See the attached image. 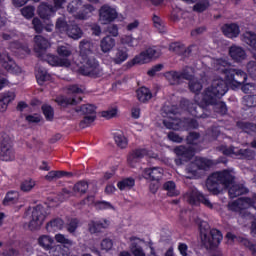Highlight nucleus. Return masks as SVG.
<instances>
[{
  "instance_id": "f257e3e1",
  "label": "nucleus",
  "mask_w": 256,
  "mask_h": 256,
  "mask_svg": "<svg viewBox=\"0 0 256 256\" xmlns=\"http://www.w3.org/2000/svg\"><path fill=\"white\" fill-rule=\"evenodd\" d=\"M51 47L49 40L42 35H36L34 37V51L37 53V57L41 61H46L52 67H71V60L59 59V56L46 54L45 51Z\"/></svg>"
},
{
  "instance_id": "f03ea898",
  "label": "nucleus",
  "mask_w": 256,
  "mask_h": 256,
  "mask_svg": "<svg viewBox=\"0 0 256 256\" xmlns=\"http://www.w3.org/2000/svg\"><path fill=\"white\" fill-rule=\"evenodd\" d=\"M194 101L195 103L190 102L189 100H182L180 103L181 107L186 109L193 117H203V108L205 105H213L214 111H216V113H220V115H225V113H227V105L219 99L214 103H205L203 100L199 101V96L196 95L194 97Z\"/></svg>"
},
{
  "instance_id": "7ed1b4c3",
  "label": "nucleus",
  "mask_w": 256,
  "mask_h": 256,
  "mask_svg": "<svg viewBox=\"0 0 256 256\" xmlns=\"http://www.w3.org/2000/svg\"><path fill=\"white\" fill-rule=\"evenodd\" d=\"M233 183H235V175L233 172L224 170L210 175L207 179L206 187L213 195H219V193H221L220 185H223L225 189H229Z\"/></svg>"
},
{
  "instance_id": "20e7f679",
  "label": "nucleus",
  "mask_w": 256,
  "mask_h": 256,
  "mask_svg": "<svg viewBox=\"0 0 256 256\" xmlns=\"http://www.w3.org/2000/svg\"><path fill=\"white\" fill-rule=\"evenodd\" d=\"M227 89L225 80L221 78L214 79L212 85L203 93V103H216L217 99H221L227 93Z\"/></svg>"
},
{
  "instance_id": "39448f33",
  "label": "nucleus",
  "mask_w": 256,
  "mask_h": 256,
  "mask_svg": "<svg viewBox=\"0 0 256 256\" xmlns=\"http://www.w3.org/2000/svg\"><path fill=\"white\" fill-rule=\"evenodd\" d=\"M79 61V73H81V75H84L85 77H92L93 79L103 77V69H101L99 62L95 57L79 58Z\"/></svg>"
},
{
  "instance_id": "423d86ee",
  "label": "nucleus",
  "mask_w": 256,
  "mask_h": 256,
  "mask_svg": "<svg viewBox=\"0 0 256 256\" xmlns=\"http://www.w3.org/2000/svg\"><path fill=\"white\" fill-rule=\"evenodd\" d=\"M213 165V161L207 158H196L193 162H190L186 167L187 179H199L203 177L209 167Z\"/></svg>"
},
{
  "instance_id": "0eeeda50",
  "label": "nucleus",
  "mask_w": 256,
  "mask_h": 256,
  "mask_svg": "<svg viewBox=\"0 0 256 256\" xmlns=\"http://www.w3.org/2000/svg\"><path fill=\"white\" fill-rule=\"evenodd\" d=\"M50 213L49 208L37 205L32 209L31 215L28 216L29 222L25 224V227H27L29 231L41 229V225H43Z\"/></svg>"
},
{
  "instance_id": "6e6552de",
  "label": "nucleus",
  "mask_w": 256,
  "mask_h": 256,
  "mask_svg": "<svg viewBox=\"0 0 256 256\" xmlns=\"http://www.w3.org/2000/svg\"><path fill=\"white\" fill-rule=\"evenodd\" d=\"M177 113H179V110L175 106L163 107L162 116L166 117V119L163 120V125L166 126V129H173L174 131L183 129V120L173 117V115H177Z\"/></svg>"
},
{
  "instance_id": "1a4fd4ad",
  "label": "nucleus",
  "mask_w": 256,
  "mask_h": 256,
  "mask_svg": "<svg viewBox=\"0 0 256 256\" xmlns=\"http://www.w3.org/2000/svg\"><path fill=\"white\" fill-rule=\"evenodd\" d=\"M76 113L83 115V119L80 121L81 129L89 127L96 119L97 112L95 111V106L92 104H84L76 109Z\"/></svg>"
},
{
  "instance_id": "9d476101",
  "label": "nucleus",
  "mask_w": 256,
  "mask_h": 256,
  "mask_svg": "<svg viewBox=\"0 0 256 256\" xmlns=\"http://www.w3.org/2000/svg\"><path fill=\"white\" fill-rule=\"evenodd\" d=\"M225 79L232 89H237V87H241L247 81V73L241 69L230 68Z\"/></svg>"
},
{
  "instance_id": "9b49d317",
  "label": "nucleus",
  "mask_w": 256,
  "mask_h": 256,
  "mask_svg": "<svg viewBox=\"0 0 256 256\" xmlns=\"http://www.w3.org/2000/svg\"><path fill=\"white\" fill-rule=\"evenodd\" d=\"M201 243L206 249H215V247H219L221 241H223V234L221 231L217 229H212L211 232L207 234L202 233Z\"/></svg>"
},
{
  "instance_id": "f8f14e48",
  "label": "nucleus",
  "mask_w": 256,
  "mask_h": 256,
  "mask_svg": "<svg viewBox=\"0 0 256 256\" xmlns=\"http://www.w3.org/2000/svg\"><path fill=\"white\" fill-rule=\"evenodd\" d=\"M15 152L11 145V138L7 135L3 136L0 142V161H14Z\"/></svg>"
},
{
  "instance_id": "ddd939ff",
  "label": "nucleus",
  "mask_w": 256,
  "mask_h": 256,
  "mask_svg": "<svg viewBox=\"0 0 256 256\" xmlns=\"http://www.w3.org/2000/svg\"><path fill=\"white\" fill-rule=\"evenodd\" d=\"M0 65L6 71L13 73L14 75H20V73H23L21 67L15 64V61H13V58H11V55H9V52L7 51L0 52Z\"/></svg>"
},
{
  "instance_id": "4468645a",
  "label": "nucleus",
  "mask_w": 256,
  "mask_h": 256,
  "mask_svg": "<svg viewBox=\"0 0 256 256\" xmlns=\"http://www.w3.org/2000/svg\"><path fill=\"white\" fill-rule=\"evenodd\" d=\"M161 53L155 48H148L142 51L138 56L133 59L134 65H145V63H151L153 59H157Z\"/></svg>"
},
{
  "instance_id": "2eb2a0df",
  "label": "nucleus",
  "mask_w": 256,
  "mask_h": 256,
  "mask_svg": "<svg viewBox=\"0 0 256 256\" xmlns=\"http://www.w3.org/2000/svg\"><path fill=\"white\" fill-rule=\"evenodd\" d=\"M117 18V10L109 5H103L99 10V22L101 25H108Z\"/></svg>"
},
{
  "instance_id": "dca6fc26",
  "label": "nucleus",
  "mask_w": 256,
  "mask_h": 256,
  "mask_svg": "<svg viewBox=\"0 0 256 256\" xmlns=\"http://www.w3.org/2000/svg\"><path fill=\"white\" fill-rule=\"evenodd\" d=\"M97 50V44L91 40L84 39L79 43V59L93 57V53Z\"/></svg>"
},
{
  "instance_id": "f3484780",
  "label": "nucleus",
  "mask_w": 256,
  "mask_h": 256,
  "mask_svg": "<svg viewBox=\"0 0 256 256\" xmlns=\"http://www.w3.org/2000/svg\"><path fill=\"white\" fill-rule=\"evenodd\" d=\"M184 199L189 205L193 207H199L201 205V199H203V193H201L197 188H190L184 195Z\"/></svg>"
},
{
  "instance_id": "a211bd4d",
  "label": "nucleus",
  "mask_w": 256,
  "mask_h": 256,
  "mask_svg": "<svg viewBox=\"0 0 256 256\" xmlns=\"http://www.w3.org/2000/svg\"><path fill=\"white\" fill-rule=\"evenodd\" d=\"M226 238L228 239L229 243H235V241L241 243V245H244L246 249H249V251H251L252 255H256V244L250 242L249 239L237 237L231 232H228L226 234Z\"/></svg>"
},
{
  "instance_id": "6ab92c4d",
  "label": "nucleus",
  "mask_w": 256,
  "mask_h": 256,
  "mask_svg": "<svg viewBox=\"0 0 256 256\" xmlns=\"http://www.w3.org/2000/svg\"><path fill=\"white\" fill-rule=\"evenodd\" d=\"M255 202L251 198H239L238 200L229 204L230 211L241 212L249 209Z\"/></svg>"
},
{
  "instance_id": "aec40b11",
  "label": "nucleus",
  "mask_w": 256,
  "mask_h": 256,
  "mask_svg": "<svg viewBox=\"0 0 256 256\" xmlns=\"http://www.w3.org/2000/svg\"><path fill=\"white\" fill-rule=\"evenodd\" d=\"M111 222L107 219L102 221H91L88 224V231L92 234L101 233L102 229H109Z\"/></svg>"
},
{
  "instance_id": "412c9836",
  "label": "nucleus",
  "mask_w": 256,
  "mask_h": 256,
  "mask_svg": "<svg viewBox=\"0 0 256 256\" xmlns=\"http://www.w3.org/2000/svg\"><path fill=\"white\" fill-rule=\"evenodd\" d=\"M229 55L231 59L237 63L247 59V53H245V50L241 46L237 45H233L229 48Z\"/></svg>"
},
{
  "instance_id": "4be33fe9",
  "label": "nucleus",
  "mask_w": 256,
  "mask_h": 256,
  "mask_svg": "<svg viewBox=\"0 0 256 256\" xmlns=\"http://www.w3.org/2000/svg\"><path fill=\"white\" fill-rule=\"evenodd\" d=\"M127 59H129L127 49L119 47L115 49L114 56L111 58V61L114 65H121L122 63H125Z\"/></svg>"
},
{
  "instance_id": "5701e85b",
  "label": "nucleus",
  "mask_w": 256,
  "mask_h": 256,
  "mask_svg": "<svg viewBox=\"0 0 256 256\" xmlns=\"http://www.w3.org/2000/svg\"><path fill=\"white\" fill-rule=\"evenodd\" d=\"M63 177H73V173L67 172V171H50L48 172V175L44 177L46 181L49 183L58 181V179H63Z\"/></svg>"
},
{
  "instance_id": "b1692460",
  "label": "nucleus",
  "mask_w": 256,
  "mask_h": 256,
  "mask_svg": "<svg viewBox=\"0 0 256 256\" xmlns=\"http://www.w3.org/2000/svg\"><path fill=\"white\" fill-rule=\"evenodd\" d=\"M163 168L152 167L144 170V175H147L151 181L159 182L163 178Z\"/></svg>"
},
{
  "instance_id": "393cba45",
  "label": "nucleus",
  "mask_w": 256,
  "mask_h": 256,
  "mask_svg": "<svg viewBox=\"0 0 256 256\" xmlns=\"http://www.w3.org/2000/svg\"><path fill=\"white\" fill-rule=\"evenodd\" d=\"M222 32L226 37L233 39L239 36V34L241 33V30H239V25L232 23V24H225L224 26H222Z\"/></svg>"
},
{
  "instance_id": "a878e982",
  "label": "nucleus",
  "mask_w": 256,
  "mask_h": 256,
  "mask_svg": "<svg viewBox=\"0 0 256 256\" xmlns=\"http://www.w3.org/2000/svg\"><path fill=\"white\" fill-rule=\"evenodd\" d=\"M115 38L111 36H105L100 40V49L102 53H111L115 48Z\"/></svg>"
},
{
  "instance_id": "bb28decb",
  "label": "nucleus",
  "mask_w": 256,
  "mask_h": 256,
  "mask_svg": "<svg viewBox=\"0 0 256 256\" xmlns=\"http://www.w3.org/2000/svg\"><path fill=\"white\" fill-rule=\"evenodd\" d=\"M120 43L121 45H126L127 47L135 48L139 47V44L141 43V37H133V34L123 35L120 37Z\"/></svg>"
},
{
  "instance_id": "cd10ccee",
  "label": "nucleus",
  "mask_w": 256,
  "mask_h": 256,
  "mask_svg": "<svg viewBox=\"0 0 256 256\" xmlns=\"http://www.w3.org/2000/svg\"><path fill=\"white\" fill-rule=\"evenodd\" d=\"M195 45L189 46L188 48L185 47V45L179 43V42H174L170 44L169 46V51H172L173 53H177L178 55H181L182 53H185L186 55H189L193 49H195Z\"/></svg>"
},
{
  "instance_id": "c85d7f7f",
  "label": "nucleus",
  "mask_w": 256,
  "mask_h": 256,
  "mask_svg": "<svg viewBox=\"0 0 256 256\" xmlns=\"http://www.w3.org/2000/svg\"><path fill=\"white\" fill-rule=\"evenodd\" d=\"M228 188V193L231 199H235V197H239V195H244V193H249V189L241 184H235V182Z\"/></svg>"
},
{
  "instance_id": "c756f323",
  "label": "nucleus",
  "mask_w": 256,
  "mask_h": 256,
  "mask_svg": "<svg viewBox=\"0 0 256 256\" xmlns=\"http://www.w3.org/2000/svg\"><path fill=\"white\" fill-rule=\"evenodd\" d=\"M63 227H65V222L61 218H54L46 224V230L48 231V233L61 231Z\"/></svg>"
},
{
  "instance_id": "7c9ffc66",
  "label": "nucleus",
  "mask_w": 256,
  "mask_h": 256,
  "mask_svg": "<svg viewBox=\"0 0 256 256\" xmlns=\"http://www.w3.org/2000/svg\"><path fill=\"white\" fill-rule=\"evenodd\" d=\"M114 143L118 149H127L129 140L125 137V134L122 131H119L114 133Z\"/></svg>"
},
{
  "instance_id": "2f4dec72",
  "label": "nucleus",
  "mask_w": 256,
  "mask_h": 256,
  "mask_svg": "<svg viewBox=\"0 0 256 256\" xmlns=\"http://www.w3.org/2000/svg\"><path fill=\"white\" fill-rule=\"evenodd\" d=\"M55 11H57V9H55V7H53L52 5L41 4L38 7V15L42 19H48V17H51L52 14L55 13Z\"/></svg>"
},
{
  "instance_id": "473e14b6",
  "label": "nucleus",
  "mask_w": 256,
  "mask_h": 256,
  "mask_svg": "<svg viewBox=\"0 0 256 256\" xmlns=\"http://www.w3.org/2000/svg\"><path fill=\"white\" fill-rule=\"evenodd\" d=\"M36 79L40 85H43L45 81H49L51 79V75L47 73L45 68L41 67L39 64L36 67Z\"/></svg>"
},
{
  "instance_id": "72a5a7b5",
  "label": "nucleus",
  "mask_w": 256,
  "mask_h": 256,
  "mask_svg": "<svg viewBox=\"0 0 256 256\" xmlns=\"http://www.w3.org/2000/svg\"><path fill=\"white\" fill-rule=\"evenodd\" d=\"M131 243V253L134 256H147L145 254V251L143 250V247L139 246V244H137V241H139V239L137 237H131L130 238Z\"/></svg>"
},
{
  "instance_id": "f704fd0d",
  "label": "nucleus",
  "mask_w": 256,
  "mask_h": 256,
  "mask_svg": "<svg viewBox=\"0 0 256 256\" xmlns=\"http://www.w3.org/2000/svg\"><path fill=\"white\" fill-rule=\"evenodd\" d=\"M136 93H137V99L141 103H147V101H149L153 97V94L151 93V91L146 87H141L140 89L137 90Z\"/></svg>"
},
{
  "instance_id": "c9c22d12",
  "label": "nucleus",
  "mask_w": 256,
  "mask_h": 256,
  "mask_svg": "<svg viewBox=\"0 0 256 256\" xmlns=\"http://www.w3.org/2000/svg\"><path fill=\"white\" fill-rule=\"evenodd\" d=\"M56 51L60 57H63H58V59H69L67 57H71V54L73 53L69 44H59L56 48Z\"/></svg>"
},
{
  "instance_id": "e433bc0d",
  "label": "nucleus",
  "mask_w": 256,
  "mask_h": 256,
  "mask_svg": "<svg viewBox=\"0 0 256 256\" xmlns=\"http://www.w3.org/2000/svg\"><path fill=\"white\" fill-rule=\"evenodd\" d=\"M165 77L170 85H181L183 83L180 72L170 71L165 74Z\"/></svg>"
},
{
  "instance_id": "4c0bfd02",
  "label": "nucleus",
  "mask_w": 256,
  "mask_h": 256,
  "mask_svg": "<svg viewBox=\"0 0 256 256\" xmlns=\"http://www.w3.org/2000/svg\"><path fill=\"white\" fill-rule=\"evenodd\" d=\"M117 187L120 191H129L135 187V179L125 178L117 183Z\"/></svg>"
},
{
  "instance_id": "58836bf2",
  "label": "nucleus",
  "mask_w": 256,
  "mask_h": 256,
  "mask_svg": "<svg viewBox=\"0 0 256 256\" xmlns=\"http://www.w3.org/2000/svg\"><path fill=\"white\" fill-rule=\"evenodd\" d=\"M53 243H55V240L49 235H42L38 238V245L48 251L53 247Z\"/></svg>"
},
{
  "instance_id": "ea45409f",
  "label": "nucleus",
  "mask_w": 256,
  "mask_h": 256,
  "mask_svg": "<svg viewBox=\"0 0 256 256\" xmlns=\"http://www.w3.org/2000/svg\"><path fill=\"white\" fill-rule=\"evenodd\" d=\"M95 11V8L91 4L84 5V9L82 12H79L77 14H74L75 19H80V21H85L86 19H89V13H93Z\"/></svg>"
},
{
  "instance_id": "a19ab883",
  "label": "nucleus",
  "mask_w": 256,
  "mask_h": 256,
  "mask_svg": "<svg viewBox=\"0 0 256 256\" xmlns=\"http://www.w3.org/2000/svg\"><path fill=\"white\" fill-rule=\"evenodd\" d=\"M216 71H219L220 73H224V75L227 74V71H229V67H231V64L227 62L225 59H217L214 62Z\"/></svg>"
},
{
  "instance_id": "79ce46f5",
  "label": "nucleus",
  "mask_w": 256,
  "mask_h": 256,
  "mask_svg": "<svg viewBox=\"0 0 256 256\" xmlns=\"http://www.w3.org/2000/svg\"><path fill=\"white\" fill-rule=\"evenodd\" d=\"M81 101V97L77 98H67L65 96H60L56 98V103L61 105V107H67V105H77Z\"/></svg>"
},
{
  "instance_id": "37998d69",
  "label": "nucleus",
  "mask_w": 256,
  "mask_h": 256,
  "mask_svg": "<svg viewBox=\"0 0 256 256\" xmlns=\"http://www.w3.org/2000/svg\"><path fill=\"white\" fill-rule=\"evenodd\" d=\"M66 33L71 39H81L83 37V30L78 25L69 26Z\"/></svg>"
},
{
  "instance_id": "c03bdc74",
  "label": "nucleus",
  "mask_w": 256,
  "mask_h": 256,
  "mask_svg": "<svg viewBox=\"0 0 256 256\" xmlns=\"http://www.w3.org/2000/svg\"><path fill=\"white\" fill-rule=\"evenodd\" d=\"M56 243H60L65 247V249H69V247H73V240L67 238L64 234L58 233L54 236Z\"/></svg>"
},
{
  "instance_id": "a18cd8bd",
  "label": "nucleus",
  "mask_w": 256,
  "mask_h": 256,
  "mask_svg": "<svg viewBox=\"0 0 256 256\" xmlns=\"http://www.w3.org/2000/svg\"><path fill=\"white\" fill-rule=\"evenodd\" d=\"M163 189L167 191L168 197H177V195H179V190H177V186L173 181L164 183Z\"/></svg>"
},
{
  "instance_id": "49530a36",
  "label": "nucleus",
  "mask_w": 256,
  "mask_h": 256,
  "mask_svg": "<svg viewBox=\"0 0 256 256\" xmlns=\"http://www.w3.org/2000/svg\"><path fill=\"white\" fill-rule=\"evenodd\" d=\"M211 7V2L209 0H198L196 1V5L193 6V11L196 13H203L207 11Z\"/></svg>"
},
{
  "instance_id": "de8ad7c7",
  "label": "nucleus",
  "mask_w": 256,
  "mask_h": 256,
  "mask_svg": "<svg viewBox=\"0 0 256 256\" xmlns=\"http://www.w3.org/2000/svg\"><path fill=\"white\" fill-rule=\"evenodd\" d=\"M189 89L192 93L197 95L203 89V81L197 78H193L189 81Z\"/></svg>"
},
{
  "instance_id": "09e8293b",
  "label": "nucleus",
  "mask_w": 256,
  "mask_h": 256,
  "mask_svg": "<svg viewBox=\"0 0 256 256\" xmlns=\"http://www.w3.org/2000/svg\"><path fill=\"white\" fill-rule=\"evenodd\" d=\"M87 189H89V184L85 181L77 182L73 187L75 195H85V193H87Z\"/></svg>"
},
{
  "instance_id": "8fccbe9b",
  "label": "nucleus",
  "mask_w": 256,
  "mask_h": 256,
  "mask_svg": "<svg viewBox=\"0 0 256 256\" xmlns=\"http://www.w3.org/2000/svg\"><path fill=\"white\" fill-rule=\"evenodd\" d=\"M236 157H240V159H255V152L251 149H240L236 152Z\"/></svg>"
},
{
  "instance_id": "3c124183",
  "label": "nucleus",
  "mask_w": 256,
  "mask_h": 256,
  "mask_svg": "<svg viewBox=\"0 0 256 256\" xmlns=\"http://www.w3.org/2000/svg\"><path fill=\"white\" fill-rule=\"evenodd\" d=\"M19 201V193L9 192L3 200V205H15Z\"/></svg>"
},
{
  "instance_id": "603ef678",
  "label": "nucleus",
  "mask_w": 256,
  "mask_h": 256,
  "mask_svg": "<svg viewBox=\"0 0 256 256\" xmlns=\"http://www.w3.org/2000/svg\"><path fill=\"white\" fill-rule=\"evenodd\" d=\"M56 29L57 31H60V33H67V31L69 30V24H67V20L65 19V16H62L57 19Z\"/></svg>"
},
{
  "instance_id": "864d4df0",
  "label": "nucleus",
  "mask_w": 256,
  "mask_h": 256,
  "mask_svg": "<svg viewBox=\"0 0 256 256\" xmlns=\"http://www.w3.org/2000/svg\"><path fill=\"white\" fill-rule=\"evenodd\" d=\"M199 127V123H197V120L186 118L182 120V129H197Z\"/></svg>"
},
{
  "instance_id": "5fc2aeb1",
  "label": "nucleus",
  "mask_w": 256,
  "mask_h": 256,
  "mask_svg": "<svg viewBox=\"0 0 256 256\" xmlns=\"http://www.w3.org/2000/svg\"><path fill=\"white\" fill-rule=\"evenodd\" d=\"M238 127L245 133H256V125L248 122H238Z\"/></svg>"
},
{
  "instance_id": "6e6d98bb",
  "label": "nucleus",
  "mask_w": 256,
  "mask_h": 256,
  "mask_svg": "<svg viewBox=\"0 0 256 256\" xmlns=\"http://www.w3.org/2000/svg\"><path fill=\"white\" fill-rule=\"evenodd\" d=\"M51 249V254L52 256H67L69 255V249L65 248V246H56L52 247Z\"/></svg>"
},
{
  "instance_id": "4d7b16f0",
  "label": "nucleus",
  "mask_w": 256,
  "mask_h": 256,
  "mask_svg": "<svg viewBox=\"0 0 256 256\" xmlns=\"http://www.w3.org/2000/svg\"><path fill=\"white\" fill-rule=\"evenodd\" d=\"M152 21L155 29H157L159 33H165V22H163L159 16L153 15Z\"/></svg>"
},
{
  "instance_id": "13d9d810",
  "label": "nucleus",
  "mask_w": 256,
  "mask_h": 256,
  "mask_svg": "<svg viewBox=\"0 0 256 256\" xmlns=\"http://www.w3.org/2000/svg\"><path fill=\"white\" fill-rule=\"evenodd\" d=\"M83 5V2L81 0H73L68 4V13H72L74 15H77V11L79 10V7Z\"/></svg>"
},
{
  "instance_id": "bf43d9fd",
  "label": "nucleus",
  "mask_w": 256,
  "mask_h": 256,
  "mask_svg": "<svg viewBox=\"0 0 256 256\" xmlns=\"http://www.w3.org/2000/svg\"><path fill=\"white\" fill-rule=\"evenodd\" d=\"M20 12L25 19H33V17H35V8L33 6L23 7Z\"/></svg>"
},
{
  "instance_id": "052dcab7",
  "label": "nucleus",
  "mask_w": 256,
  "mask_h": 256,
  "mask_svg": "<svg viewBox=\"0 0 256 256\" xmlns=\"http://www.w3.org/2000/svg\"><path fill=\"white\" fill-rule=\"evenodd\" d=\"M42 111L46 121H53V117L55 116V112L50 105H43Z\"/></svg>"
},
{
  "instance_id": "680f3d73",
  "label": "nucleus",
  "mask_w": 256,
  "mask_h": 256,
  "mask_svg": "<svg viewBox=\"0 0 256 256\" xmlns=\"http://www.w3.org/2000/svg\"><path fill=\"white\" fill-rule=\"evenodd\" d=\"M77 227H79V220L75 218L70 219L66 224V230L72 235L77 231Z\"/></svg>"
},
{
  "instance_id": "e2e57ef3",
  "label": "nucleus",
  "mask_w": 256,
  "mask_h": 256,
  "mask_svg": "<svg viewBox=\"0 0 256 256\" xmlns=\"http://www.w3.org/2000/svg\"><path fill=\"white\" fill-rule=\"evenodd\" d=\"M180 77L183 80L185 79L186 81H191L193 78V68L191 67H186L184 70L180 72Z\"/></svg>"
},
{
  "instance_id": "0e129e2a",
  "label": "nucleus",
  "mask_w": 256,
  "mask_h": 256,
  "mask_svg": "<svg viewBox=\"0 0 256 256\" xmlns=\"http://www.w3.org/2000/svg\"><path fill=\"white\" fill-rule=\"evenodd\" d=\"M176 155H179L180 157H191L192 152L189 148L185 146H179L175 149Z\"/></svg>"
},
{
  "instance_id": "69168bd1",
  "label": "nucleus",
  "mask_w": 256,
  "mask_h": 256,
  "mask_svg": "<svg viewBox=\"0 0 256 256\" xmlns=\"http://www.w3.org/2000/svg\"><path fill=\"white\" fill-rule=\"evenodd\" d=\"M21 191H24V193H29L35 187V180H25L21 183Z\"/></svg>"
},
{
  "instance_id": "338daca9",
  "label": "nucleus",
  "mask_w": 256,
  "mask_h": 256,
  "mask_svg": "<svg viewBox=\"0 0 256 256\" xmlns=\"http://www.w3.org/2000/svg\"><path fill=\"white\" fill-rule=\"evenodd\" d=\"M217 150L223 153V155H235L237 157V149L233 147H227L222 145L219 146Z\"/></svg>"
},
{
  "instance_id": "774afa93",
  "label": "nucleus",
  "mask_w": 256,
  "mask_h": 256,
  "mask_svg": "<svg viewBox=\"0 0 256 256\" xmlns=\"http://www.w3.org/2000/svg\"><path fill=\"white\" fill-rule=\"evenodd\" d=\"M246 107H256V95H247L243 98Z\"/></svg>"
}]
</instances>
